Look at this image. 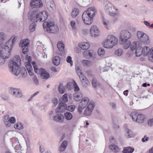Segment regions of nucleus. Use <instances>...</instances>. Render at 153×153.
Returning a JSON list of instances; mask_svg holds the SVG:
<instances>
[{
    "label": "nucleus",
    "instance_id": "nucleus-28",
    "mask_svg": "<svg viewBox=\"0 0 153 153\" xmlns=\"http://www.w3.org/2000/svg\"><path fill=\"white\" fill-rule=\"evenodd\" d=\"M14 128L18 130L23 129L24 128V124L22 122H18L14 125Z\"/></svg>",
    "mask_w": 153,
    "mask_h": 153
},
{
    "label": "nucleus",
    "instance_id": "nucleus-44",
    "mask_svg": "<svg viewBox=\"0 0 153 153\" xmlns=\"http://www.w3.org/2000/svg\"><path fill=\"white\" fill-rule=\"evenodd\" d=\"M57 47L59 51H62L64 50V45L61 42H59L58 43Z\"/></svg>",
    "mask_w": 153,
    "mask_h": 153
},
{
    "label": "nucleus",
    "instance_id": "nucleus-59",
    "mask_svg": "<svg viewBox=\"0 0 153 153\" xmlns=\"http://www.w3.org/2000/svg\"><path fill=\"white\" fill-rule=\"evenodd\" d=\"M74 91H78L79 90V88L77 84L75 82H74Z\"/></svg>",
    "mask_w": 153,
    "mask_h": 153
},
{
    "label": "nucleus",
    "instance_id": "nucleus-29",
    "mask_svg": "<svg viewBox=\"0 0 153 153\" xmlns=\"http://www.w3.org/2000/svg\"><path fill=\"white\" fill-rule=\"evenodd\" d=\"M140 41L143 43L147 44L149 43V40L148 36L146 34L144 33L141 39L140 40Z\"/></svg>",
    "mask_w": 153,
    "mask_h": 153
},
{
    "label": "nucleus",
    "instance_id": "nucleus-51",
    "mask_svg": "<svg viewBox=\"0 0 153 153\" xmlns=\"http://www.w3.org/2000/svg\"><path fill=\"white\" fill-rule=\"evenodd\" d=\"M73 86L74 85L71 82H68L67 83L65 87L67 89H71L73 88Z\"/></svg>",
    "mask_w": 153,
    "mask_h": 153
},
{
    "label": "nucleus",
    "instance_id": "nucleus-9",
    "mask_svg": "<svg viewBox=\"0 0 153 153\" xmlns=\"http://www.w3.org/2000/svg\"><path fill=\"white\" fill-rule=\"evenodd\" d=\"M9 91L10 93L16 98H20L22 96V91L19 89L10 88Z\"/></svg>",
    "mask_w": 153,
    "mask_h": 153
},
{
    "label": "nucleus",
    "instance_id": "nucleus-43",
    "mask_svg": "<svg viewBox=\"0 0 153 153\" xmlns=\"http://www.w3.org/2000/svg\"><path fill=\"white\" fill-rule=\"evenodd\" d=\"M138 114L135 112H132L130 114V116L134 121H137V120Z\"/></svg>",
    "mask_w": 153,
    "mask_h": 153
},
{
    "label": "nucleus",
    "instance_id": "nucleus-23",
    "mask_svg": "<svg viewBox=\"0 0 153 153\" xmlns=\"http://www.w3.org/2000/svg\"><path fill=\"white\" fill-rule=\"evenodd\" d=\"M84 57L86 59H90L93 56V52L92 51H85L83 53Z\"/></svg>",
    "mask_w": 153,
    "mask_h": 153
},
{
    "label": "nucleus",
    "instance_id": "nucleus-33",
    "mask_svg": "<svg viewBox=\"0 0 153 153\" xmlns=\"http://www.w3.org/2000/svg\"><path fill=\"white\" fill-rule=\"evenodd\" d=\"M83 65L85 67H89L92 65V62L89 60H83L82 61Z\"/></svg>",
    "mask_w": 153,
    "mask_h": 153
},
{
    "label": "nucleus",
    "instance_id": "nucleus-12",
    "mask_svg": "<svg viewBox=\"0 0 153 153\" xmlns=\"http://www.w3.org/2000/svg\"><path fill=\"white\" fill-rule=\"evenodd\" d=\"M91 36L96 37L100 34V32L98 28L96 25L92 26L90 31Z\"/></svg>",
    "mask_w": 153,
    "mask_h": 153
},
{
    "label": "nucleus",
    "instance_id": "nucleus-5",
    "mask_svg": "<svg viewBox=\"0 0 153 153\" xmlns=\"http://www.w3.org/2000/svg\"><path fill=\"white\" fill-rule=\"evenodd\" d=\"M43 26L44 29L48 33H56L59 32L58 27L55 25L53 22H45L43 24Z\"/></svg>",
    "mask_w": 153,
    "mask_h": 153
},
{
    "label": "nucleus",
    "instance_id": "nucleus-16",
    "mask_svg": "<svg viewBox=\"0 0 153 153\" xmlns=\"http://www.w3.org/2000/svg\"><path fill=\"white\" fill-rule=\"evenodd\" d=\"M39 21L43 22L46 20L48 17L47 13L45 11L39 12Z\"/></svg>",
    "mask_w": 153,
    "mask_h": 153
},
{
    "label": "nucleus",
    "instance_id": "nucleus-3",
    "mask_svg": "<svg viewBox=\"0 0 153 153\" xmlns=\"http://www.w3.org/2000/svg\"><path fill=\"white\" fill-rule=\"evenodd\" d=\"M17 37L12 36L6 43L5 45L3 47L1 50H0L1 56L4 59L8 58L10 55V51L12 48V46L14 44Z\"/></svg>",
    "mask_w": 153,
    "mask_h": 153
},
{
    "label": "nucleus",
    "instance_id": "nucleus-49",
    "mask_svg": "<svg viewBox=\"0 0 153 153\" xmlns=\"http://www.w3.org/2000/svg\"><path fill=\"white\" fill-rule=\"evenodd\" d=\"M59 90V93L61 94H63L65 92V87L62 85L60 84L59 85L58 87Z\"/></svg>",
    "mask_w": 153,
    "mask_h": 153
},
{
    "label": "nucleus",
    "instance_id": "nucleus-42",
    "mask_svg": "<svg viewBox=\"0 0 153 153\" xmlns=\"http://www.w3.org/2000/svg\"><path fill=\"white\" fill-rule=\"evenodd\" d=\"M65 118L68 120H71L73 118V115L70 112H67L64 113Z\"/></svg>",
    "mask_w": 153,
    "mask_h": 153
},
{
    "label": "nucleus",
    "instance_id": "nucleus-15",
    "mask_svg": "<svg viewBox=\"0 0 153 153\" xmlns=\"http://www.w3.org/2000/svg\"><path fill=\"white\" fill-rule=\"evenodd\" d=\"M79 79L82 85L85 88L90 85V83L85 76L84 75H79Z\"/></svg>",
    "mask_w": 153,
    "mask_h": 153
},
{
    "label": "nucleus",
    "instance_id": "nucleus-21",
    "mask_svg": "<svg viewBox=\"0 0 153 153\" xmlns=\"http://www.w3.org/2000/svg\"><path fill=\"white\" fill-rule=\"evenodd\" d=\"M53 120L59 123H62L64 121V117L63 114H58L53 117Z\"/></svg>",
    "mask_w": 153,
    "mask_h": 153
},
{
    "label": "nucleus",
    "instance_id": "nucleus-26",
    "mask_svg": "<svg viewBox=\"0 0 153 153\" xmlns=\"http://www.w3.org/2000/svg\"><path fill=\"white\" fill-rule=\"evenodd\" d=\"M82 96V94L78 92H75L73 94L74 99L76 101H79Z\"/></svg>",
    "mask_w": 153,
    "mask_h": 153
},
{
    "label": "nucleus",
    "instance_id": "nucleus-20",
    "mask_svg": "<svg viewBox=\"0 0 153 153\" xmlns=\"http://www.w3.org/2000/svg\"><path fill=\"white\" fill-rule=\"evenodd\" d=\"M45 4L47 8L50 10L55 9V6L53 0H45Z\"/></svg>",
    "mask_w": 153,
    "mask_h": 153
},
{
    "label": "nucleus",
    "instance_id": "nucleus-31",
    "mask_svg": "<svg viewBox=\"0 0 153 153\" xmlns=\"http://www.w3.org/2000/svg\"><path fill=\"white\" fill-rule=\"evenodd\" d=\"M92 84L94 88L99 87L101 85L100 82L95 78L93 79L92 81Z\"/></svg>",
    "mask_w": 153,
    "mask_h": 153
},
{
    "label": "nucleus",
    "instance_id": "nucleus-48",
    "mask_svg": "<svg viewBox=\"0 0 153 153\" xmlns=\"http://www.w3.org/2000/svg\"><path fill=\"white\" fill-rule=\"evenodd\" d=\"M105 53V51L103 48H99L98 50V54L101 57L104 56Z\"/></svg>",
    "mask_w": 153,
    "mask_h": 153
},
{
    "label": "nucleus",
    "instance_id": "nucleus-32",
    "mask_svg": "<svg viewBox=\"0 0 153 153\" xmlns=\"http://www.w3.org/2000/svg\"><path fill=\"white\" fill-rule=\"evenodd\" d=\"M134 149L131 147L124 148L123 151V153H132L134 150Z\"/></svg>",
    "mask_w": 153,
    "mask_h": 153
},
{
    "label": "nucleus",
    "instance_id": "nucleus-62",
    "mask_svg": "<svg viewBox=\"0 0 153 153\" xmlns=\"http://www.w3.org/2000/svg\"><path fill=\"white\" fill-rule=\"evenodd\" d=\"M88 30L87 29H84L82 30V33L84 35H86L88 33Z\"/></svg>",
    "mask_w": 153,
    "mask_h": 153
},
{
    "label": "nucleus",
    "instance_id": "nucleus-50",
    "mask_svg": "<svg viewBox=\"0 0 153 153\" xmlns=\"http://www.w3.org/2000/svg\"><path fill=\"white\" fill-rule=\"evenodd\" d=\"M144 33L143 32L140 31H138L137 32V36L138 39L140 41V40L141 39L142 37L143 36V34Z\"/></svg>",
    "mask_w": 153,
    "mask_h": 153
},
{
    "label": "nucleus",
    "instance_id": "nucleus-47",
    "mask_svg": "<svg viewBox=\"0 0 153 153\" xmlns=\"http://www.w3.org/2000/svg\"><path fill=\"white\" fill-rule=\"evenodd\" d=\"M125 132H126L125 136L127 138H130L132 137V132L128 128H126Z\"/></svg>",
    "mask_w": 153,
    "mask_h": 153
},
{
    "label": "nucleus",
    "instance_id": "nucleus-34",
    "mask_svg": "<svg viewBox=\"0 0 153 153\" xmlns=\"http://www.w3.org/2000/svg\"><path fill=\"white\" fill-rule=\"evenodd\" d=\"M67 145V142L65 140L63 141L59 148V151L60 152L63 151L65 149Z\"/></svg>",
    "mask_w": 153,
    "mask_h": 153
},
{
    "label": "nucleus",
    "instance_id": "nucleus-55",
    "mask_svg": "<svg viewBox=\"0 0 153 153\" xmlns=\"http://www.w3.org/2000/svg\"><path fill=\"white\" fill-rule=\"evenodd\" d=\"M137 45L136 42H133L131 45H130V48L132 50L136 49Z\"/></svg>",
    "mask_w": 153,
    "mask_h": 153
},
{
    "label": "nucleus",
    "instance_id": "nucleus-6",
    "mask_svg": "<svg viewBox=\"0 0 153 153\" xmlns=\"http://www.w3.org/2000/svg\"><path fill=\"white\" fill-rule=\"evenodd\" d=\"M33 67L34 70V71L37 74H39L42 78L45 79L48 78L50 77V74L46 71L43 68L38 69L36 65V63L33 62L32 63Z\"/></svg>",
    "mask_w": 153,
    "mask_h": 153
},
{
    "label": "nucleus",
    "instance_id": "nucleus-52",
    "mask_svg": "<svg viewBox=\"0 0 153 153\" xmlns=\"http://www.w3.org/2000/svg\"><path fill=\"white\" fill-rule=\"evenodd\" d=\"M75 107L74 105H70L67 107L66 105V110L70 111H73L75 109Z\"/></svg>",
    "mask_w": 153,
    "mask_h": 153
},
{
    "label": "nucleus",
    "instance_id": "nucleus-11",
    "mask_svg": "<svg viewBox=\"0 0 153 153\" xmlns=\"http://www.w3.org/2000/svg\"><path fill=\"white\" fill-rule=\"evenodd\" d=\"M29 41L27 39H24L21 41L19 44V46L21 47L23 53L25 54L28 51Z\"/></svg>",
    "mask_w": 153,
    "mask_h": 153
},
{
    "label": "nucleus",
    "instance_id": "nucleus-45",
    "mask_svg": "<svg viewBox=\"0 0 153 153\" xmlns=\"http://www.w3.org/2000/svg\"><path fill=\"white\" fill-rule=\"evenodd\" d=\"M148 58L149 61L153 62V48H151Z\"/></svg>",
    "mask_w": 153,
    "mask_h": 153
},
{
    "label": "nucleus",
    "instance_id": "nucleus-7",
    "mask_svg": "<svg viewBox=\"0 0 153 153\" xmlns=\"http://www.w3.org/2000/svg\"><path fill=\"white\" fill-rule=\"evenodd\" d=\"M89 100L87 97H84L82 98L81 101L79 103L78 107V111L80 114L81 113L87 105L89 104Z\"/></svg>",
    "mask_w": 153,
    "mask_h": 153
},
{
    "label": "nucleus",
    "instance_id": "nucleus-13",
    "mask_svg": "<svg viewBox=\"0 0 153 153\" xmlns=\"http://www.w3.org/2000/svg\"><path fill=\"white\" fill-rule=\"evenodd\" d=\"M39 12L38 11H35L30 14L29 17L32 22H36L39 21Z\"/></svg>",
    "mask_w": 153,
    "mask_h": 153
},
{
    "label": "nucleus",
    "instance_id": "nucleus-17",
    "mask_svg": "<svg viewBox=\"0 0 153 153\" xmlns=\"http://www.w3.org/2000/svg\"><path fill=\"white\" fill-rule=\"evenodd\" d=\"M103 5L104 9L107 12L110 11V10L113 8L114 6L108 0L105 1Z\"/></svg>",
    "mask_w": 153,
    "mask_h": 153
},
{
    "label": "nucleus",
    "instance_id": "nucleus-1",
    "mask_svg": "<svg viewBox=\"0 0 153 153\" xmlns=\"http://www.w3.org/2000/svg\"><path fill=\"white\" fill-rule=\"evenodd\" d=\"M21 59L17 56L13 58L9 64V67L11 73L14 75L18 76L20 74L23 78L27 76V71L25 68H22L20 70L19 69V64L20 63Z\"/></svg>",
    "mask_w": 153,
    "mask_h": 153
},
{
    "label": "nucleus",
    "instance_id": "nucleus-54",
    "mask_svg": "<svg viewBox=\"0 0 153 153\" xmlns=\"http://www.w3.org/2000/svg\"><path fill=\"white\" fill-rule=\"evenodd\" d=\"M63 103H65L68 102V94H65L62 97V98Z\"/></svg>",
    "mask_w": 153,
    "mask_h": 153
},
{
    "label": "nucleus",
    "instance_id": "nucleus-18",
    "mask_svg": "<svg viewBox=\"0 0 153 153\" xmlns=\"http://www.w3.org/2000/svg\"><path fill=\"white\" fill-rule=\"evenodd\" d=\"M66 108V105L64 103H61L58 105L55 111L56 113H63Z\"/></svg>",
    "mask_w": 153,
    "mask_h": 153
},
{
    "label": "nucleus",
    "instance_id": "nucleus-14",
    "mask_svg": "<svg viewBox=\"0 0 153 153\" xmlns=\"http://www.w3.org/2000/svg\"><path fill=\"white\" fill-rule=\"evenodd\" d=\"M30 5L32 8H36L41 7L42 5V1L40 0H31Z\"/></svg>",
    "mask_w": 153,
    "mask_h": 153
},
{
    "label": "nucleus",
    "instance_id": "nucleus-64",
    "mask_svg": "<svg viewBox=\"0 0 153 153\" xmlns=\"http://www.w3.org/2000/svg\"><path fill=\"white\" fill-rule=\"evenodd\" d=\"M33 79L34 82L36 85H37L38 83V79L36 76H34Z\"/></svg>",
    "mask_w": 153,
    "mask_h": 153
},
{
    "label": "nucleus",
    "instance_id": "nucleus-19",
    "mask_svg": "<svg viewBox=\"0 0 153 153\" xmlns=\"http://www.w3.org/2000/svg\"><path fill=\"white\" fill-rule=\"evenodd\" d=\"M93 18L94 17L97 13V10L96 8L94 7H92L88 8L86 11L84 12Z\"/></svg>",
    "mask_w": 153,
    "mask_h": 153
},
{
    "label": "nucleus",
    "instance_id": "nucleus-46",
    "mask_svg": "<svg viewBox=\"0 0 153 153\" xmlns=\"http://www.w3.org/2000/svg\"><path fill=\"white\" fill-rule=\"evenodd\" d=\"M79 13V10L77 8H75L73 9L71 13V15L73 18H75L78 15Z\"/></svg>",
    "mask_w": 153,
    "mask_h": 153
},
{
    "label": "nucleus",
    "instance_id": "nucleus-53",
    "mask_svg": "<svg viewBox=\"0 0 153 153\" xmlns=\"http://www.w3.org/2000/svg\"><path fill=\"white\" fill-rule=\"evenodd\" d=\"M36 24L34 23L31 24L29 26L30 30L31 32L33 31L35 29Z\"/></svg>",
    "mask_w": 153,
    "mask_h": 153
},
{
    "label": "nucleus",
    "instance_id": "nucleus-35",
    "mask_svg": "<svg viewBox=\"0 0 153 153\" xmlns=\"http://www.w3.org/2000/svg\"><path fill=\"white\" fill-rule=\"evenodd\" d=\"M13 146L14 147L15 152L17 153H21V146L19 144V142L17 143V144L16 146L15 144H13Z\"/></svg>",
    "mask_w": 153,
    "mask_h": 153
},
{
    "label": "nucleus",
    "instance_id": "nucleus-61",
    "mask_svg": "<svg viewBox=\"0 0 153 153\" xmlns=\"http://www.w3.org/2000/svg\"><path fill=\"white\" fill-rule=\"evenodd\" d=\"M148 125L150 126L153 125V119H149L148 122Z\"/></svg>",
    "mask_w": 153,
    "mask_h": 153
},
{
    "label": "nucleus",
    "instance_id": "nucleus-27",
    "mask_svg": "<svg viewBox=\"0 0 153 153\" xmlns=\"http://www.w3.org/2000/svg\"><path fill=\"white\" fill-rule=\"evenodd\" d=\"M79 46L83 50H87L90 47L89 44L87 42H82L79 44Z\"/></svg>",
    "mask_w": 153,
    "mask_h": 153
},
{
    "label": "nucleus",
    "instance_id": "nucleus-22",
    "mask_svg": "<svg viewBox=\"0 0 153 153\" xmlns=\"http://www.w3.org/2000/svg\"><path fill=\"white\" fill-rule=\"evenodd\" d=\"M102 22L103 26L106 29L109 30L111 28V23L109 20L103 18Z\"/></svg>",
    "mask_w": 153,
    "mask_h": 153
},
{
    "label": "nucleus",
    "instance_id": "nucleus-39",
    "mask_svg": "<svg viewBox=\"0 0 153 153\" xmlns=\"http://www.w3.org/2000/svg\"><path fill=\"white\" fill-rule=\"evenodd\" d=\"M75 22L73 21H71L70 22L71 25L73 29V33L75 35L77 33V29L75 25Z\"/></svg>",
    "mask_w": 153,
    "mask_h": 153
},
{
    "label": "nucleus",
    "instance_id": "nucleus-24",
    "mask_svg": "<svg viewBox=\"0 0 153 153\" xmlns=\"http://www.w3.org/2000/svg\"><path fill=\"white\" fill-rule=\"evenodd\" d=\"M143 49L141 46L138 45L136 49L135 54L136 56L139 57L143 54Z\"/></svg>",
    "mask_w": 153,
    "mask_h": 153
},
{
    "label": "nucleus",
    "instance_id": "nucleus-8",
    "mask_svg": "<svg viewBox=\"0 0 153 153\" xmlns=\"http://www.w3.org/2000/svg\"><path fill=\"white\" fill-rule=\"evenodd\" d=\"M94 103L93 101H91L85 109L83 114L85 115L89 116L91 115L94 107Z\"/></svg>",
    "mask_w": 153,
    "mask_h": 153
},
{
    "label": "nucleus",
    "instance_id": "nucleus-37",
    "mask_svg": "<svg viewBox=\"0 0 153 153\" xmlns=\"http://www.w3.org/2000/svg\"><path fill=\"white\" fill-rule=\"evenodd\" d=\"M9 116L8 115L5 116L3 118V121L4 123L8 127H10L11 126L9 122Z\"/></svg>",
    "mask_w": 153,
    "mask_h": 153
},
{
    "label": "nucleus",
    "instance_id": "nucleus-38",
    "mask_svg": "<svg viewBox=\"0 0 153 153\" xmlns=\"http://www.w3.org/2000/svg\"><path fill=\"white\" fill-rule=\"evenodd\" d=\"M143 54L144 56L148 55L150 52L149 48L147 46H145L143 48H142Z\"/></svg>",
    "mask_w": 153,
    "mask_h": 153
},
{
    "label": "nucleus",
    "instance_id": "nucleus-60",
    "mask_svg": "<svg viewBox=\"0 0 153 153\" xmlns=\"http://www.w3.org/2000/svg\"><path fill=\"white\" fill-rule=\"evenodd\" d=\"M76 71L77 74L79 77V75H84L82 72L81 71L80 69H79L78 68H77V69H76Z\"/></svg>",
    "mask_w": 153,
    "mask_h": 153
},
{
    "label": "nucleus",
    "instance_id": "nucleus-10",
    "mask_svg": "<svg viewBox=\"0 0 153 153\" xmlns=\"http://www.w3.org/2000/svg\"><path fill=\"white\" fill-rule=\"evenodd\" d=\"M82 19L84 23L86 25H91L93 22V18L88 15L86 12H84L82 15Z\"/></svg>",
    "mask_w": 153,
    "mask_h": 153
},
{
    "label": "nucleus",
    "instance_id": "nucleus-63",
    "mask_svg": "<svg viewBox=\"0 0 153 153\" xmlns=\"http://www.w3.org/2000/svg\"><path fill=\"white\" fill-rule=\"evenodd\" d=\"M149 139V137H147L146 135L144 136V137L142 138V141L143 142H145L147 141Z\"/></svg>",
    "mask_w": 153,
    "mask_h": 153
},
{
    "label": "nucleus",
    "instance_id": "nucleus-2",
    "mask_svg": "<svg viewBox=\"0 0 153 153\" xmlns=\"http://www.w3.org/2000/svg\"><path fill=\"white\" fill-rule=\"evenodd\" d=\"M134 32L135 29L134 28H132L130 29L124 30L120 33L119 40L120 43L123 45V47L125 49L129 48L131 44V42L129 40L131 37V30Z\"/></svg>",
    "mask_w": 153,
    "mask_h": 153
},
{
    "label": "nucleus",
    "instance_id": "nucleus-58",
    "mask_svg": "<svg viewBox=\"0 0 153 153\" xmlns=\"http://www.w3.org/2000/svg\"><path fill=\"white\" fill-rule=\"evenodd\" d=\"M16 122V120L14 117H12L9 118V122L10 123L14 124Z\"/></svg>",
    "mask_w": 153,
    "mask_h": 153
},
{
    "label": "nucleus",
    "instance_id": "nucleus-40",
    "mask_svg": "<svg viewBox=\"0 0 153 153\" xmlns=\"http://www.w3.org/2000/svg\"><path fill=\"white\" fill-rule=\"evenodd\" d=\"M123 53V51L122 49L119 48L115 50L114 51V53L115 56H121Z\"/></svg>",
    "mask_w": 153,
    "mask_h": 153
},
{
    "label": "nucleus",
    "instance_id": "nucleus-30",
    "mask_svg": "<svg viewBox=\"0 0 153 153\" xmlns=\"http://www.w3.org/2000/svg\"><path fill=\"white\" fill-rule=\"evenodd\" d=\"M60 58L58 56H56L53 57V62L54 65L57 66L60 63Z\"/></svg>",
    "mask_w": 153,
    "mask_h": 153
},
{
    "label": "nucleus",
    "instance_id": "nucleus-4",
    "mask_svg": "<svg viewBox=\"0 0 153 153\" xmlns=\"http://www.w3.org/2000/svg\"><path fill=\"white\" fill-rule=\"evenodd\" d=\"M118 42L117 38L113 35H108L103 41V47L107 48H111L116 45Z\"/></svg>",
    "mask_w": 153,
    "mask_h": 153
},
{
    "label": "nucleus",
    "instance_id": "nucleus-25",
    "mask_svg": "<svg viewBox=\"0 0 153 153\" xmlns=\"http://www.w3.org/2000/svg\"><path fill=\"white\" fill-rule=\"evenodd\" d=\"M118 10L114 6L108 13L109 15L113 16H117L118 15Z\"/></svg>",
    "mask_w": 153,
    "mask_h": 153
},
{
    "label": "nucleus",
    "instance_id": "nucleus-57",
    "mask_svg": "<svg viewBox=\"0 0 153 153\" xmlns=\"http://www.w3.org/2000/svg\"><path fill=\"white\" fill-rule=\"evenodd\" d=\"M67 62L70 64L71 66H72L73 64V62L72 60L71 57L70 56H68L66 59Z\"/></svg>",
    "mask_w": 153,
    "mask_h": 153
},
{
    "label": "nucleus",
    "instance_id": "nucleus-56",
    "mask_svg": "<svg viewBox=\"0 0 153 153\" xmlns=\"http://www.w3.org/2000/svg\"><path fill=\"white\" fill-rule=\"evenodd\" d=\"M25 67L27 71H29V70H32V67L30 63H27V62H26V63H25Z\"/></svg>",
    "mask_w": 153,
    "mask_h": 153
},
{
    "label": "nucleus",
    "instance_id": "nucleus-36",
    "mask_svg": "<svg viewBox=\"0 0 153 153\" xmlns=\"http://www.w3.org/2000/svg\"><path fill=\"white\" fill-rule=\"evenodd\" d=\"M109 148L110 149L115 153H117L120 151V149L119 148L114 144H113L110 145L109 146Z\"/></svg>",
    "mask_w": 153,
    "mask_h": 153
},
{
    "label": "nucleus",
    "instance_id": "nucleus-41",
    "mask_svg": "<svg viewBox=\"0 0 153 153\" xmlns=\"http://www.w3.org/2000/svg\"><path fill=\"white\" fill-rule=\"evenodd\" d=\"M145 118V116L142 114H138L137 122L139 123H142Z\"/></svg>",
    "mask_w": 153,
    "mask_h": 153
}]
</instances>
